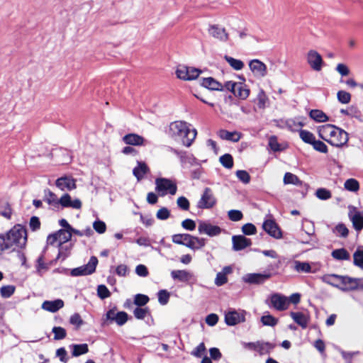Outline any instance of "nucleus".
<instances>
[{"label":"nucleus","instance_id":"nucleus-1","mask_svg":"<svg viewBox=\"0 0 363 363\" xmlns=\"http://www.w3.org/2000/svg\"><path fill=\"white\" fill-rule=\"evenodd\" d=\"M27 242V231L21 225L17 224L6 233L0 234V255L4 252H14L23 249Z\"/></svg>","mask_w":363,"mask_h":363},{"label":"nucleus","instance_id":"nucleus-2","mask_svg":"<svg viewBox=\"0 0 363 363\" xmlns=\"http://www.w3.org/2000/svg\"><path fill=\"white\" fill-rule=\"evenodd\" d=\"M190 125L183 121L172 122L169 125V135L177 141H180L184 145L189 147L196 137V130L190 129Z\"/></svg>","mask_w":363,"mask_h":363},{"label":"nucleus","instance_id":"nucleus-3","mask_svg":"<svg viewBox=\"0 0 363 363\" xmlns=\"http://www.w3.org/2000/svg\"><path fill=\"white\" fill-rule=\"evenodd\" d=\"M319 137L333 146L342 147L348 142V134L344 130L331 124L318 128Z\"/></svg>","mask_w":363,"mask_h":363},{"label":"nucleus","instance_id":"nucleus-4","mask_svg":"<svg viewBox=\"0 0 363 363\" xmlns=\"http://www.w3.org/2000/svg\"><path fill=\"white\" fill-rule=\"evenodd\" d=\"M172 240L174 243L185 245L194 250L201 249L206 245V240L204 238H200L186 233L173 235Z\"/></svg>","mask_w":363,"mask_h":363},{"label":"nucleus","instance_id":"nucleus-5","mask_svg":"<svg viewBox=\"0 0 363 363\" xmlns=\"http://www.w3.org/2000/svg\"><path fill=\"white\" fill-rule=\"evenodd\" d=\"M155 186V190L160 196H164L168 194L175 195L177 191L176 183L166 178H157Z\"/></svg>","mask_w":363,"mask_h":363},{"label":"nucleus","instance_id":"nucleus-6","mask_svg":"<svg viewBox=\"0 0 363 363\" xmlns=\"http://www.w3.org/2000/svg\"><path fill=\"white\" fill-rule=\"evenodd\" d=\"M242 345L246 350L258 352L259 355L269 354L275 347V344L262 340L251 342H242Z\"/></svg>","mask_w":363,"mask_h":363},{"label":"nucleus","instance_id":"nucleus-7","mask_svg":"<svg viewBox=\"0 0 363 363\" xmlns=\"http://www.w3.org/2000/svg\"><path fill=\"white\" fill-rule=\"evenodd\" d=\"M71 240V234L69 230H59L54 234L48 235L47 238V244L53 245L57 244V246L60 247L59 251V255L62 254V245Z\"/></svg>","mask_w":363,"mask_h":363},{"label":"nucleus","instance_id":"nucleus-8","mask_svg":"<svg viewBox=\"0 0 363 363\" xmlns=\"http://www.w3.org/2000/svg\"><path fill=\"white\" fill-rule=\"evenodd\" d=\"M268 306L278 311H284L289 308V300L286 296L275 293L269 296Z\"/></svg>","mask_w":363,"mask_h":363},{"label":"nucleus","instance_id":"nucleus-9","mask_svg":"<svg viewBox=\"0 0 363 363\" xmlns=\"http://www.w3.org/2000/svg\"><path fill=\"white\" fill-rule=\"evenodd\" d=\"M201 73L200 69L185 65H179L176 70L177 77L185 81L196 79Z\"/></svg>","mask_w":363,"mask_h":363},{"label":"nucleus","instance_id":"nucleus-10","mask_svg":"<svg viewBox=\"0 0 363 363\" xmlns=\"http://www.w3.org/2000/svg\"><path fill=\"white\" fill-rule=\"evenodd\" d=\"M246 311L230 308L225 313V322L228 325L233 326L245 321Z\"/></svg>","mask_w":363,"mask_h":363},{"label":"nucleus","instance_id":"nucleus-11","mask_svg":"<svg viewBox=\"0 0 363 363\" xmlns=\"http://www.w3.org/2000/svg\"><path fill=\"white\" fill-rule=\"evenodd\" d=\"M339 284H340L339 289L342 291H352L363 288V280L361 279L339 275Z\"/></svg>","mask_w":363,"mask_h":363},{"label":"nucleus","instance_id":"nucleus-12","mask_svg":"<svg viewBox=\"0 0 363 363\" xmlns=\"http://www.w3.org/2000/svg\"><path fill=\"white\" fill-rule=\"evenodd\" d=\"M97 264V258L92 256L86 264L73 269L71 271V275L78 277L91 274L95 272Z\"/></svg>","mask_w":363,"mask_h":363},{"label":"nucleus","instance_id":"nucleus-13","mask_svg":"<svg viewBox=\"0 0 363 363\" xmlns=\"http://www.w3.org/2000/svg\"><path fill=\"white\" fill-rule=\"evenodd\" d=\"M216 203V199L211 189L206 187L197 203V207L202 209H208L213 207Z\"/></svg>","mask_w":363,"mask_h":363},{"label":"nucleus","instance_id":"nucleus-14","mask_svg":"<svg viewBox=\"0 0 363 363\" xmlns=\"http://www.w3.org/2000/svg\"><path fill=\"white\" fill-rule=\"evenodd\" d=\"M306 61L310 67L315 72H320L325 65L322 56L315 50H310L307 52Z\"/></svg>","mask_w":363,"mask_h":363},{"label":"nucleus","instance_id":"nucleus-15","mask_svg":"<svg viewBox=\"0 0 363 363\" xmlns=\"http://www.w3.org/2000/svg\"><path fill=\"white\" fill-rule=\"evenodd\" d=\"M348 208V216L353 228L355 230L360 231L363 228V211H359L356 207L352 206H350Z\"/></svg>","mask_w":363,"mask_h":363},{"label":"nucleus","instance_id":"nucleus-16","mask_svg":"<svg viewBox=\"0 0 363 363\" xmlns=\"http://www.w3.org/2000/svg\"><path fill=\"white\" fill-rule=\"evenodd\" d=\"M198 230L200 234H206L210 237L218 235L221 233V228L219 226L203 220L199 221Z\"/></svg>","mask_w":363,"mask_h":363},{"label":"nucleus","instance_id":"nucleus-17","mask_svg":"<svg viewBox=\"0 0 363 363\" xmlns=\"http://www.w3.org/2000/svg\"><path fill=\"white\" fill-rule=\"evenodd\" d=\"M270 277L269 273H249L242 277V280L250 284H261Z\"/></svg>","mask_w":363,"mask_h":363},{"label":"nucleus","instance_id":"nucleus-18","mask_svg":"<svg viewBox=\"0 0 363 363\" xmlns=\"http://www.w3.org/2000/svg\"><path fill=\"white\" fill-rule=\"evenodd\" d=\"M249 67L257 78L264 77L267 74V66L259 60H252L249 63Z\"/></svg>","mask_w":363,"mask_h":363},{"label":"nucleus","instance_id":"nucleus-19","mask_svg":"<svg viewBox=\"0 0 363 363\" xmlns=\"http://www.w3.org/2000/svg\"><path fill=\"white\" fill-rule=\"evenodd\" d=\"M263 229L272 237L279 239L282 237L281 232L273 220H266L262 225Z\"/></svg>","mask_w":363,"mask_h":363},{"label":"nucleus","instance_id":"nucleus-20","mask_svg":"<svg viewBox=\"0 0 363 363\" xmlns=\"http://www.w3.org/2000/svg\"><path fill=\"white\" fill-rule=\"evenodd\" d=\"M55 185L62 191H71L77 187L75 179L67 176L57 179Z\"/></svg>","mask_w":363,"mask_h":363},{"label":"nucleus","instance_id":"nucleus-21","mask_svg":"<svg viewBox=\"0 0 363 363\" xmlns=\"http://www.w3.org/2000/svg\"><path fill=\"white\" fill-rule=\"evenodd\" d=\"M124 143L128 145L143 146L147 144V140L141 135L135 133H129L123 137Z\"/></svg>","mask_w":363,"mask_h":363},{"label":"nucleus","instance_id":"nucleus-22","mask_svg":"<svg viewBox=\"0 0 363 363\" xmlns=\"http://www.w3.org/2000/svg\"><path fill=\"white\" fill-rule=\"evenodd\" d=\"M233 249L235 251L242 250L252 245L250 239L244 235H233L232 237Z\"/></svg>","mask_w":363,"mask_h":363},{"label":"nucleus","instance_id":"nucleus-23","mask_svg":"<svg viewBox=\"0 0 363 363\" xmlns=\"http://www.w3.org/2000/svg\"><path fill=\"white\" fill-rule=\"evenodd\" d=\"M59 203L62 207H71L75 209H79L82 207V202L79 199H76L72 200L71 196L68 194H65L59 199Z\"/></svg>","mask_w":363,"mask_h":363},{"label":"nucleus","instance_id":"nucleus-24","mask_svg":"<svg viewBox=\"0 0 363 363\" xmlns=\"http://www.w3.org/2000/svg\"><path fill=\"white\" fill-rule=\"evenodd\" d=\"M208 33L212 37L220 41L225 42L228 39V35L225 29L218 25L211 26L208 28Z\"/></svg>","mask_w":363,"mask_h":363},{"label":"nucleus","instance_id":"nucleus-25","mask_svg":"<svg viewBox=\"0 0 363 363\" xmlns=\"http://www.w3.org/2000/svg\"><path fill=\"white\" fill-rule=\"evenodd\" d=\"M218 136L225 140L236 143L238 142L242 136V134L238 131L230 132L224 129L219 130L217 133Z\"/></svg>","mask_w":363,"mask_h":363},{"label":"nucleus","instance_id":"nucleus-26","mask_svg":"<svg viewBox=\"0 0 363 363\" xmlns=\"http://www.w3.org/2000/svg\"><path fill=\"white\" fill-rule=\"evenodd\" d=\"M171 277L174 280L187 282L194 277V274L191 272L185 269H177L171 272Z\"/></svg>","mask_w":363,"mask_h":363},{"label":"nucleus","instance_id":"nucleus-27","mask_svg":"<svg viewBox=\"0 0 363 363\" xmlns=\"http://www.w3.org/2000/svg\"><path fill=\"white\" fill-rule=\"evenodd\" d=\"M201 85L210 90L223 91V84L213 77L203 78L201 79Z\"/></svg>","mask_w":363,"mask_h":363},{"label":"nucleus","instance_id":"nucleus-28","mask_svg":"<svg viewBox=\"0 0 363 363\" xmlns=\"http://www.w3.org/2000/svg\"><path fill=\"white\" fill-rule=\"evenodd\" d=\"M64 306V302L61 299L54 301H45L42 304V308L45 311L55 313Z\"/></svg>","mask_w":363,"mask_h":363},{"label":"nucleus","instance_id":"nucleus-29","mask_svg":"<svg viewBox=\"0 0 363 363\" xmlns=\"http://www.w3.org/2000/svg\"><path fill=\"white\" fill-rule=\"evenodd\" d=\"M250 89L244 82H238L233 94L242 100L246 99L250 95Z\"/></svg>","mask_w":363,"mask_h":363},{"label":"nucleus","instance_id":"nucleus-30","mask_svg":"<svg viewBox=\"0 0 363 363\" xmlns=\"http://www.w3.org/2000/svg\"><path fill=\"white\" fill-rule=\"evenodd\" d=\"M148 172L149 167L145 162H138V165L133 169V174L138 181H140Z\"/></svg>","mask_w":363,"mask_h":363},{"label":"nucleus","instance_id":"nucleus-31","mask_svg":"<svg viewBox=\"0 0 363 363\" xmlns=\"http://www.w3.org/2000/svg\"><path fill=\"white\" fill-rule=\"evenodd\" d=\"M292 319L302 328H306L308 326V318L301 312H291L290 313Z\"/></svg>","mask_w":363,"mask_h":363},{"label":"nucleus","instance_id":"nucleus-32","mask_svg":"<svg viewBox=\"0 0 363 363\" xmlns=\"http://www.w3.org/2000/svg\"><path fill=\"white\" fill-rule=\"evenodd\" d=\"M286 125L291 131L299 132V129L305 125V123L301 118H296L287 120Z\"/></svg>","mask_w":363,"mask_h":363},{"label":"nucleus","instance_id":"nucleus-33","mask_svg":"<svg viewBox=\"0 0 363 363\" xmlns=\"http://www.w3.org/2000/svg\"><path fill=\"white\" fill-rule=\"evenodd\" d=\"M311 118L318 123L326 122L329 120L328 116L321 110L313 109L309 112Z\"/></svg>","mask_w":363,"mask_h":363},{"label":"nucleus","instance_id":"nucleus-34","mask_svg":"<svg viewBox=\"0 0 363 363\" xmlns=\"http://www.w3.org/2000/svg\"><path fill=\"white\" fill-rule=\"evenodd\" d=\"M70 347L72 349V354L73 357H79L82 354H86L89 352L87 344L72 345Z\"/></svg>","mask_w":363,"mask_h":363},{"label":"nucleus","instance_id":"nucleus-35","mask_svg":"<svg viewBox=\"0 0 363 363\" xmlns=\"http://www.w3.org/2000/svg\"><path fill=\"white\" fill-rule=\"evenodd\" d=\"M323 282L330 284L334 287L339 289L340 284H339V275L337 274H326L321 277Z\"/></svg>","mask_w":363,"mask_h":363},{"label":"nucleus","instance_id":"nucleus-36","mask_svg":"<svg viewBox=\"0 0 363 363\" xmlns=\"http://www.w3.org/2000/svg\"><path fill=\"white\" fill-rule=\"evenodd\" d=\"M344 188L347 191L356 193L359 189V183L357 179L350 178L345 182Z\"/></svg>","mask_w":363,"mask_h":363},{"label":"nucleus","instance_id":"nucleus-37","mask_svg":"<svg viewBox=\"0 0 363 363\" xmlns=\"http://www.w3.org/2000/svg\"><path fill=\"white\" fill-rule=\"evenodd\" d=\"M294 269L298 272L309 273L311 272V267L308 262H300L296 260L294 262Z\"/></svg>","mask_w":363,"mask_h":363},{"label":"nucleus","instance_id":"nucleus-38","mask_svg":"<svg viewBox=\"0 0 363 363\" xmlns=\"http://www.w3.org/2000/svg\"><path fill=\"white\" fill-rule=\"evenodd\" d=\"M331 255L337 260H349L350 257L349 252L345 248L335 250Z\"/></svg>","mask_w":363,"mask_h":363},{"label":"nucleus","instance_id":"nucleus-39","mask_svg":"<svg viewBox=\"0 0 363 363\" xmlns=\"http://www.w3.org/2000/svg\"><path fill=\"white\" fill-rule=\"evenodd\" d=\"M299 137L305 143L310 145H312L315 140V135L311 132L306 130L300 129Z\"/></svg>","mask_w":363,"mask_h":363},{"label":"nucleus","instance_id":"nucleus-40","mask_svg":"<svg viewBox=\"0 0 363 363\" xmlns=\"http://www.w3.org/2000/svg\"><path fill=\"white\" fill-rule=\"evenodd\" d=\"M260 321L263 325L274 327L278 323L279 320L267 313L261 317Z\"/></svg>","mask_w":363,"mask_h":363},{"label":"nucleus","instance_id":"nucleus-41","mask_svg":"<svg viewBox=\"0 0 363 363\" xmlns=\"http://www.w3.org/2000/svg\"><path fill=\"white\" fill-rule=\"evenodd\" d=\"M224 59L235 70H241L244 67L243 62L240 60L235 59L228 55H225Z\"/></svg>","mask_w":363,"mask_h":363},{"label":"nucleus","instance_id":"nucleus-42","mask_svg":"<svg viewBox=\"0 0 363 363\" xmlns=\"http://www.w3.org/2000/svg\"><path fill=\"white\" fill-rule=\"evenodd\" d=\"M284 183L285 184H294L301 186V182L298 177L292 173L286 172L284 177Z\"/></svg>","mask_w":363,"mask_h":363},{"label":"nucleus","instance_id":"nucleus-43","mask_svg":"<svg viewBox=\"0 0 363 363\" xmlns=\"http://www.w3.org/2000/svg\"><path fill=\"white\" fill-rule=\"evenodd\" d=\"M315 195L320 200H328L332 197L331 191L325 188H319L316 190Z\"/></svg>","mask_w":363,"mask_h":363},{"label":"nucleus","instance_id":"nucleus-44","mask_svg":"<svg viewBox=\"0 0 363 363\" xmlns=\"http://www.w3.org/2000/svg\"><path fill=\"white\" fill-rule=\"evenodd\" d=\"M219 161L221 164L227 169H231L233 167V158L230 154L227 153L222 155L220 157Z\"/></svg>","mask_w":363,"mask_h":363},{"label":"nucleus","instance_id":"nucleus-45","mask_svg":"<svg viewBox=\"0 0 363 363\" xmlns=\"http://www.w3.org/2000/svg\"><path fill=\"white\" fill-rule=\"evenodd\" d=\"M354 264L363 269V247H358L353 255Z\"/></svg>","mask_w":363,"mask_h":363},{"label":"nucleus","instance_id":"nucleus-46","mask_svg":"<svg viewBox=\"0 0 363 363\" xmlns=\"http://www.w3.org/2000/svg\"><path fill=\"white\" fill-rule=\"evenodd\" d=\"M52 332L54 333V340H62L67 335L66 330L62 327H54Z\"/></svg>","mask_w":363,"mask_h":363},{"label":"nucleus","instance_id":"nucleus-47","mask_svg":"<svg viewBox=\"0 0 363 363\" xmlns=\"http://www.w3.org/2000/svg\"><path fill=\"white\" fill-rule=\"evenodd\" d=\"M157 296L159 303L161 305L164 306L168 303L170 294L167 290L162 289L159 291Z\"/></svg>","mask_w":363,"mask_h":363},{"label":"nucleus","instance_id":"nucleus-48","mask_svg":"<svg viewBox=\"0 0 363 363\" xmlns=\"http://www.w3.org/2000/svg\"><path fill=\"white\" fill-rule=\"evenodd\" d=\"M15 291V286L12 285L4 286L0 289V293L2 297L9 298Z\"/></svg>","mask_w":363,"mask_h":363},{"label":"nucleus","instance_id":"nucleus-49","mask_svg":"<svg viewBox=\"0 0 363 363\" xmlns=\"http://www.w3.org/2000/svg\"><path fill=\"white\" fill-rule=\"evenodd\" d=\"M149 301L147 296L138 294L135 296L134 303L138 306H143L146 305Z\"/></svg>","mask_w":363,"mask_h":363},{"label":"nucleus","instance_id":"nucleus-50","mask_svg":"<svg viewBox=\"0 0 363 363\" xmlns=\"http://www.w3.org/2000/svg\"><path fill=\"white\" fill-rule=\"evenodd\" d=\"M338 101L344 104H348L351 100V95L345 91H339L337 94Z\"/></svg>","mask_w":363,"mask_h":363},{"label":"nucleus","instance_id":"nucleus-51","mask_svg":"<svg viewBox=\"0 0 363 363\" xmlns=\"http://www.w3.org/2000/svg\"><path fill=\"white\" fill-rule=\"evenodd\" d=\"M45 195L47 202L50 205H55L59 203V200L57 196L50 190L47 189L45 191Z\"/></svg>","mask_w":363,"mask_h":363},{"label":"nucleus","instance_id":"nucleus-52","mask_svg":"<svg viewBox=\"0 0 363 363\" xmlns=\"http://www.w3.org/2000/svg\"><path fill=\"white\" fill-rule=\"evenodd\" d=\"M268 98L263 90H261L257 95V106L259 108H264L266 107Z\"/></svg>","mask_w":363,"mask_h":363},{"label":"nucleus","instance_id":"nucleus-53","mask_svg":"<svg viewBox=\"0 0 363 363\" xmlns=\"http://www.w3.org/2000/svg\"><path fill=\"white\" fill-rule=\"evenodd\" d=\"M314 150L321 153H327L328 152V147L327 145L320 140H315V142L311 145Z\"/></svg>","mask_w":363,"mask_h":363},{"label":"nucleus","instance_id":"nucleus-54","mask_svg":"<svg viewBox=\"0 0 363 363\" xmlns=\"http://www.w3.org/2000/svg\"><path fill=\"white\" fill-rule=\"evenodd\" d=\"M177 206L183 211H188L189 209V201L184 196H179L177 200Z\"/></svg>","mask_w":363,"mask_h":363},{"label":"nucleus","instance_id":"nucleus-55","mask_svg":"<svg viewBox=\"0 0 363 363\" xmlns=\"http://www.w3.org/2000/svg\"><path fill=\"white\" fill-rule=\"evenodd\" d=\"M170 216V211L166 207H162L160 208L157 213L156 217L157 219L161 220H164L169 218Z\"/></svg>","mask_w":363,"mask_h":363},{"label":"nucleus","instance_id":"nucleus-56","mask_svg":"<svg viewBox=\"0 0 363 363\" xmlns=\"http://www.w3.org/2000/svg\"><path fill=\"white\" fill-rule=\"evenodd\" d=\"M242 232L246 235H255L257 233V228L252 223H246L242 225Z\"/></svg>","mask_w":363,"mask_h":363},{"label":"nucleus","instance_id":"nucleus-57","mask_svg":"<svg viewBox=\"0 0 363 363\" xmlns=\"http://www.w3.org/2000/svg\"><path fill=\"white\" fill-rule=\"evenodd\" d=\"M236 176L244 184H248L250 181V176L245 170H238Z\"/></svg>","mask_w":363,"mask_h":363},{"label":"nucleus","instance_id":"nucleus-58","mask_svg":"<svg viewBox=\"0 0 363 363\" xmlns=\"http://www.w3.org/2000/svg\"><path fill=\"white\" fill-rule=\"evenodd\" d=\"M97 294L101 299H104L109 297L111 293L106 286L99 285L97 288Z\"/></svg>","mask_w":363,"mask_h":363},{"label":"nucleus","instance_id":"nucleus-59","mask_svg":"<svg viewBox=\"0 0 363 363\" xmlns=\"http://www.w3.org/2000/svg\"><path fill=\"white\" fill-rule=\"evenodd\" d=\"M228 215L230 220L233 221H239L243 217L242 212L238 210H230L228 211Z\"/></svg>","mask_w":363,"mask_h":363},{"label":"nucleus","instance_id":"nucleus-60","mask_svg":"<svg viewBox=\"0 0 363 363\" xmlns=\"http://www.w3.org/2000/svg\"><path fill=\"white\" fill-rule=\"evenodd\" d=\"M94 229L99 233L102 234L106 232V225L104 221L101 220H96L93 223Z\"/></svg>","mask_w":363,"mask_h":363},{"label":"nucleus","instance_id":"nucleus-61","mask_svg":"<svg viewBox=\"0 0 363 363\" xmlns=\"http://www.w3.org/2000/svg\"><path fill=\"white\" fill-rule=\"evenodd\" d=\"M128 320V314L125 312L121 311L117 313V315L113 321L118 325H124Z\"/></svg>","mask_w":363,"mask_h":363},{"label":"nucleus","instance_id":"nucleus-62","mask_svg":"<svg viewBox=\"0 0 363 363\" xmlns=\"http://www.w3.org/2000/svg\"><path fill=\"white\" fill-rule=\"evenodd\" d=\"M206 351V347L203 342L200 343L192 352L191 355L196 357H201Z\"/></svg>","mask_w":363,"mask_h":363},{"label":"nucleus","instance_id":"nucleus-63","mask_svg":"<svg viewBox=\"0 0 363 363\" xmlns=\"http://www.w3.org/2000/svg\"><path fill=\"white\" fill-rule=\"evenodd\" d=\"M147 313H148L147 308L137 307L133 311V314H134L135 317L138 319L145 318V317L146 316Z\"/></svg>","mask_w":363,"mask_h":363},{"label":"nucleus","instance_id":"nucleus-64","mask_svg":"<svg viewBox=\"0 0 363 363\" xmlns=\"http://www.w3.org/2000/svg\"><path fill=\"white\" fill-rule=\"evenodd\" d=\"M69 323L77 328H79L84 323L83 320L78 313H74L70 317Z\"/></svg>","mask_w":363,"mask_h":363}]
</instances>
